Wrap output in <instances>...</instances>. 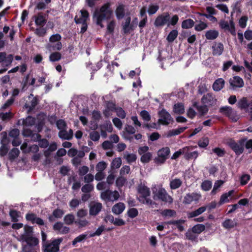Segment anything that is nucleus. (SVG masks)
I'll return each instance as SVG.
<instances>
[{
	"mask_svg": "<svg viewBox=\"0 0 252 252\" xmlns=\"http://www.w3.org/2000/svg\"><path fill=\"white\" fill-rule=\"evenodd\" d=\"M208 26L206 23L204 22L200 21L199 23L196 24L194 26V30L197 32L202 31L207 28Z\"/></svg>",
	"mask_w": 252,
	"mask_h": 252,
	"instance_id": "obj_51",
	"label": "nucleus"
},
{
	"mask_svg": "<svg viewBox=\"0 0 252 252\" xmlns=\"http://www.w3.org/2000/svg\"><path fill=\"white\" fill-rule=\"evenodd\" d=\"M224 183V182L222 180H218L217 181L214 185V187L213 189L211 191V194L212 195H215L217 192V190L220 188Z\"/></svg>",
	"mask_w": 252,
	"mask_h": 252,
	"instance_id": "obj_45",
	"label": "nucleus"
},
{
	"mask_svg": "<svg viewBox=\"0 0 252 252\" xmlns=\"http://www.w3.org/2000/svg\"><path fill=\"white\" fill-rule=\"evenodd\" d=\"M158 124L159 125L168 126L174 122L173 118L168 111H158Z\"/></svg>",
	"mask_w": 252,
	"mask_h": 252,
	"instance_id": "obj_10",
	"label": "nucleus"
},
{
	"mask_svg": "<svg viewBox=\"0 0 252 252\" xmlns=\"http://www.w3.org/2000/svg\"><path fill=\"white\" fill-rule=\"evenodd\" d=\"M212 151L219 157H222L225 154V150L219 147L213 149Z\"/></svg>",
	"mask_w": 252,
	"mask_h": 252,
	"instance_id": "obj_58",
	"label": "nucleus"
},
{
	"mask_svg": "<svg viewBox=\"0 0 252 252\" xmlns=\"http://www.w3.org/2000/svg\"><path fill=\"white\" fill-rule=\"evenodd\" d=\"M212 54L214 56H220L224 50V46L222 43H215L212 46Z\"/></svg>",
	"mask_w": 252,
	"mask_h": 252,
	"instance_id": "obj_20",
	"label": "nucleus"
},
{
	"mask_svg": "<svg viewBox=\"0 0 252 252\" xmlns=\"http://www.w3.org/2000/svg\"><path fill=\"white\" fill-rule=\"evenodd\" d=\"M89 171V167L86 165H83L79 168L78 170V174L80 176H85L86 174H88L87 173Z\"/></svg>",
	"mask_w": 252,
	"mask_h": 252,
	"instance_id": "obj_60",
	"label": "nucleus"
},
{
	"mask_svg": "<svg viewBox=\"0 0 252 252\" xmlns=\"http://www.w3.org/2000/svg\"><path fill=\"white\" fill-rule=\"evenodd\" d=\"M127 214L129 218L133 219L136 217L138 216V211L136 208H130L128 210L127 212Z\"/></svg>",
	"mask_w": 252,
	"mask_h": 252,
	"instance_id": "obj_53",
	"label": "nucleus"
},
{
	"mask_svg": "<svg viewBox=\"0 0 252 252\" xmlns=\"http://www.w3.org/2000/svg\"><path fill=\"white\" fill-rule=\"evenodd\" d=\"M99 96L94 93L90 99L78 97L74 98L69 103L70 110H97Z\"/></svg>",
	"mask_w": 252,
	"mask_h": 252,
	"instance_id": "obj_1",
	"label": "nucleus"
},
{
	"mask_svg": "<svg viewBox=\"0 0 252 252\" xmlns=\"http://www.w3.org/2000/svg\"><path fill=\"white\" fill-rule=\"evenodd\" d=\"M113 14V12L110 7V4L107 2L102 5L99 9L96 8L95 9L93 19L97 26L102 28L104 27L103 21L110 20Z\"/></svg>",
	"mask_w": 252,
	"mask_h": 252,
	"instance_id": "obj_2",
	"label": "nucleus"
},
{
	"mask_svg": "<svg viewBox=\"0 0 252 252\" xmlns=\"http://www.w3.org/2000/svg\"><path fill=\"white\" fill-rule=\"evenodd\" d=\"M126 208L124 203L119 202L115 204L112 209V212L115 215H120L123 213Z\"/></svg>",
	"mask_w": 252,
	"mask_h": 252,
	"instance_id": "obj_24",
	"label": "nucleus"
},
{
	"mask_svg": "<svg viewBox=\"0 0 252 252\" xmlns=\"http://www.w3.org/2000/svg\"><path fill=\"white\" fill-rule=\"evenodd\" d=\"M170 14L168 12H165L162 14L158 15L155 19L154 25L156 27H162L165 25H168V22H169Z\"/></svg>",
	"mask_w": 252,
	"mask_h": 252,
	"instance_id": "obj_11",
	"label": "nucleus"
},
{
	"mask_svg": "<svg viewBox=\"0 0 252 252\" xmlns=\"http://www.w3.org/2000/svg\"><path fill=\"white\" fill-rule=\"evenodd\" d=\"M59 137L64 140H71V137L70 135L69 136L68 132L65 130H61L59 132Z\"/></svg>",
	"mask_w": 252,
	"mask_h": 252,
	"instance_id": "obj_52",
	"label": "nucleus"
},
{
	"mask_svg": "<svg viewBox=\"0 0 252 252\" xmlns=\"http://www.w3.org/2000/svg\"><path fill=\"white\" fill-rule=\"evenodd\" d=\"M153 198L155 200H160L165 203L171 204L173 203V198L170 196L165 189L155 188L153 189Z\"/></svg>",
	"mask_w": 252,
	"mask_h": 252,
	"instance_id": "obj_5",
	"label": "nucleus"
},
{
	"mask_svg": "<svg viewBox=\"0 0 252 252\" xmlns=\"http://www.w3.org/2000/svg\"><path fill=\"white\" fill-rule=\"evenodd\" d=\"M212 187V183L209 180H205L203 181L201 185V187L202 190L204 191L209 190Z\"/></svg>",
	"mask_w": 252,
	"mask_h": 252,
	"instance_id": "obj_46",
	"label": "nucleus"
},
{
	"mask_svg": "<svg viewBox=\"0 0 252 252\" xmlns=\"http://www.w3.org/2000/svg\"><path fill=\"white\" fill-rule=\"evenodd\" d=\"M159 9V6L158 4H150L149 6L148 12L150 15L155 14Z\"/></svg>",
	"mask_w": 252,
	"mask_h": 252,
	"instance_id": "obj_49",
	"label": "nucleus"
},
{
	"mask_svg": "<svg viewBox=\"0 0 252 252\" xmlns=\"http://www.w3.org/2000/svg\"><path fill=\"white\" fill-rule=\"evenodd\" d=\"M74 216L73 215L69 214L64 217V221L66 224L70 225L74 222Z\"/></svg>",
	"mask_w": 252,
	"mask_h": 252,
	"instance_id": "obj_48",
	"label": "nucleus"
},
{
	"mask_svg": "<svg viewBox=\"0 0 252 252\" xmlns=\"http://www.w3.org/2000/svg\"><path fill=\"white\" fill-rule=\"evenodd\" d=\"M161 214L162 216L173 217L176 215V212L172 209H164L162 211Z\"/></svg>",
	"mask_w": 252,
	"mask_h": 252,
	"instance_id": "obj_43",
	"label": "nucleus"
},
{
	"mask_svg": "<svg viewBox=\"0 0 252 252\" xmlns=\"http://www.w3.org/2000/svg\"><path fill=\"white\" fill-rule=\"evenodd\" d=\"M205 229V226L203 224H197L193 226L191 230L195 234H200Z\"/></svg>",
	"mask_w": 252,
	"mask_h": 252,
	"instance_id": "obj_38",
	"label": "nucleus"
},
{
	"mask_svg": "<svg viewBox=\"0 0 252 252\" xmlns=\"http://www.w3.org/2000/svg\"><path fill=\"white\" fill-rule=\"evenodd\" d=\"M20 213V212L16 210L12 209L10 210L9 216L11 217L12 221L16 222L18 221Z\"/></svg>",
	"mask_w": 252,
	"mask_h": 252,
	"instance_id": "obj_39",
	"label": "nucleus"
},
{
	"mask_svg": "<svg viewBox=\"0 0 252 252\" xmlns=\"http://www.w3.org/2000/svg\"><path fill=\"white\" fill-rule=\"evenodd\" d=\"M217 102V99L212 93H207L203 95L201 99V104L204 109L208 110V107L214 106Z\"/></svg>",
	"mask_w": 252,
	"mask_h": 252,
	"instance_id": "obj_9",
	"label": "nucleus"
},
{
	"mask_svg": "<svg viewBox=\"0 0 252 252\" xmlns=\"http://www.w3.org/2000/svg\"><path fill=\"white\" fill-rule=\"evenodd\" d=\"M74 223L80 228L88 225L89 221L86 220L77 219Z\"/></svg>",
	"mask_w": 252,
	"mask_h": 252,
	"instance_id": "obj_56",
	"label": "nucleus"
},
{
	"mask_svg": "<svg viewBox=\"0 0 252 252\" xmlns=\"http://www.w3.org/2000/svg\"><path fill=\"white\" fill-rule=\"evenodd\" d=\"M250 99H248L247 97H243L241 99H239L237 106L238 108L241 110L246 109L249 108Z\"/></svg>",
	"mask_w": 252,
	"mask_h": 252,
	"instance_id": "obj_21",
	"label": "nucleus"
},
{
	"mask_svg": "<svg viewBox=\"0 0 252 252\" xmlns=\"http://www.w3.org/2000/svg\"><path fill=\"white\" fill-rule=\"evenodd\" d=\"M209 143V138L207 137H204L199 139L197 142L198 145L200 148H205Z\"/></svg>",
	"mask_w": 252,
	"mask_h": 252,
	"instance_id": "obj_41",
	"label": "nucleus"
},
{
	"mask_svg": "<svg viewBox=\"0 0 252 252\" xmlns=\"http://www.w3.org/2000/svg\"><path fill=\"white\" fill-rule=\"evenodd\" d=\"M33 228L32 226L25 225L24 227V234L22 235V240L27 244L33 243L38 245L39 240L37 238L32 237Z\"/></svg>",
	"mask_w": 252,
	"mask_h": 252,
	"instance_id": "obj_7",
	"label": "nucleus"
},
{
	"mask_svg": "<svg viewBox=\"0 0 252 252\" xmlns=\"http://www.w3.org/2000/svg\"><path fill=\"white\" fill-rule=\"evenodd\" d=\"M125 158L128 163H131L136 161L137 157L134 154H128L126 156Z\"/></svg>",
	"mask_w": 252,
	"mask_h": 252,
	"instance_id": "obj_61",
	"label": "nucleus"
},
{
	"mask_svg": "<svg viewBox=\"0 0 252 252\" xmlns=\"http://www.w3.org/2000/svg\"><path fill=\"white\" fill-rule=\"evenodd\" d=\"M152 158V154L151 153L148 152L143 154L141 157L140 160L143 163H148L150 161Z\"/></svg>",
	"mask_w": 252,
	"mask_h": 252,
	"instance_id": "obj_55",
	"label": "nucleus"
},
{
	"mask_svg": "<svg viewBox=\"0 0 252 252\" xmlns=\"http://www.w3.org/2000/svg\"><path fill=\"white\" fill-rule=\"evenodd\" d=\"M38 245L33 243H29L23 246L21 252H37Z\"/></svg>",
	"mask_w": 252,
	"mask_h": 252,
	"instance_id": "obj_23",
	"label": "nucleus"
},
{
	"mask_svg": "<svg viewBox=\"0 0 252 252\" xmlns=\"http://www.w3.org/2000/svg\"><path fill=\"white\" fill-rule=\"evenodd\" d=\"M225 81L221 78H218L215 80L213 84V89L216 92L221 90L224 86Z\"/></svg>",
	"mask_w": 252,
	"mask_h": 252,
	"instance_id": "obj_25",
	"label": "nucleus"
},
{
	"mask_svg": "<svg viewBox=\"0 0 252 252\" xmlns=\"http://www.w3.org/2000/svg\"><path fill=\"white\" fill-rule=\"evenodd\" d=\"M90 138L94 141H97L100 138V135L98 132L93 131L90 133Z\"/></svg>",
	"mask_w": 252,
	"mask_h": 252,
	"instance_id": "obj_64",
	"label": "nucleus"
},
{
	"mask_svg": "<svg viewBox=\"0 0 252 252\" xmlns=\"http://www.w3.org/2000/svg\"><path fill=\"white\" fill-rule=\"evenodd\" d=\"M237 225V223L234 222L231 219H228L222 222V225L225 229H230L234 228Z\"/></svg>",
	"mask_w": 252,
	"mask_h": 252,
	"instance_id": "obj_36",
	"label": "nucleus"
},
{
	"mask_svg": "<svg viewBox=\"0 0 252 252\" xmlns=\"http://www.w3.org/2000/svg\"><path fill=\"white\" fill-rule=\"evenodd\" d=\"M219 25L221 29L229 31L232 35L235 34L234 24L232 21L230 22V27L228 22L224 20H221Z\"/></svg>",
	"mask_w": 252,
	"mask_h": 252,
	"instance_id": "obj_18",
	"label": "nucleus"
},
{
	"mask_svg": "<svg viewBox=\"0 0 252 252\" xmlns=\"http://www.w3.org/2000/svg\"><path fill=\"white\" fill-rule=\"evenodd\" d=\"M35 23L37 26H43L47 22L46 14L43 12H39L36 16H34Z\"/></svg>",
	"mask_w": 252,
	"mask_h": 252,
	"instance_id": "obj_19",
	"label": "nucleus"
},
{
	"mask_svg": "<svg viewBox=\"0 0 252 252\" xmlns=\"http://www.w3.org/2000/svg\"><path fill=\"white\" fill-rule=\"evenodd\" d=\"M130 22L131 18L130 17L128 16L126 18L125 22L122 24L124 32L126 34L129 33L130 31Z\"/></svg>",
	"mask_w": 252,
	"mask_h": 252,
	"instance_id": "obj_34",
	"label": "nucleus"
},
{
	"mask_svg": "<svg viewBox=\"0 0 252 252\" xmlns=\"http://www.w3.org/2000/svg\"><path fill=\"white\" fill-rule=\"evenodd\" d=\"M125 6L123 4H119L116 8L115 13L118 20L122 19L125 15Z\"/></svg>",
	"mask_w": 252,
	"mask_h": 252,
	"instance_id": "obj_26",
	"label": "nucleus"
},
{
	"mask_svg": "<svg viewBox=\"0 0 252 252\" xmlns=\"http://www.w3.org/2000/svg\"><path fill=\"white\" fill-rule=\"evenodd\" d=\"M102 208L100 202L92 203L90 206L89 214L90 216H95L101 211Z\"/></svg>",
	"mask_w": 252,
	"mask_h": 252,
	"instance_id": "obj_15",
	"label": "nucleus"
},
{
	"mask_svg": "<svg viewBox=\"0 0 252 252\" xmlns=\"http://www.w3.org/2000/svg\"><path fill=\"white\" fill-rule=\"evenodd\" d=\"M198 152L197 151H193L189 153H186L185 154V158L187 160L192 159H195L198 157Z\"/></svg>",
	"mask_w": 252,
	"mask_h": 252,
	"instance_id": "obj_47",
	"label": "nucleus"
},
{
	"mask_svg": "<svg viewBox=\"0 0 252 252\" xmlns=\"http://www.w3.org/2000/svg\"><path fill=\"white\" fill-rule=\"evenodd\" d=\"M225 116L229 118L232 122H236L240 118L239 115L237 114V111H220Z\"/></svg>",
	"mask_w": 252,
	"mask_h": 252,
	"instance_id": "obj_27",
	"label": "nucleus"
},
{
	"mask_svg": "<svg viewBox=\"0 0 252 252\" xmlns=\"http://www.w3.org/2000/svg\"><path fill=\"white\" fill-rule=\"evenodd\" d=\"M102 99L105 108L104 110H124L129 109L128 105H131L126 100H124L122 104L116 103L115 98L110 93L103 96Z\"/></svg>",
	"mask_w": 252,
	"mask_h": 252,
	"instance_id": "obj_3",
	"label": "nucleus"
},
{
	"mask_svg": "<svg viewBox=\"0 0 252 252\" xmlns=\"http://www.w3.org/2000/svg\"><path fill=\"white\" fill-rule=\"evenodd\" d=\"M63 241L62 238L53 240L51 243L46 242L42 245L44 252H59L60 245Z\"/></svg>",
	"mask_w": 252,
	"mask_h": 252,
	"instance_id": "obj_8",
	"label": "nucleus"
},
{
	"mask_svg": "<svg viewBox=\"0 0 252 252\" xmlns=\"http://www.w3.org/2000/svg\"><path fill=\"white\" fill-rule=\"evenodd\" d=\"M137 191L140 194V195L137 197L138 200L140 203L150 205L153 204V201L148 197L151 194L149 188L145 185H141L138 187Z\"/></svg>",
	"mask_w": 252,
	"mask_h": 252,
	"instance_id": "obj_6",
	"label": "nucleus"
},
{
	"mask_svg": "<svg viewBox=\"0 0 252 252\" xmlns=\"http://www.w3.org/2000/svg\"><path fill=\"white\" fill-rule=\"evenodd\" d=\"M80 12L81 13V16L78 17L77 16H76L74 18L75 22L77 24H83L86 23L89 17V12L87 10L82 9L80 10Z\"/></svg>",
	"mask_w": 252,
	"mask_h": 252,
	"instance_id": "obj_16",
	"label": "nucleus"
},
{
	"mask_svg": "<svg viewBox=\"0 0 252 252\" xmlns=\"http://www.w3.org/2000/svg\"><path fill=\"white\" fill-rule=\"evenodd\" d=\"M219 36V32L216 30H209L205 33V37L207 39L214 40Z\"/></svg>",
	"mask_w": 252,
	"mask_h": 252,
	"instance_id": "obj_31",
	"label": "nucleus"
},
{
	"mask_svg": "<svg viewBox=\"0 0 252 252\" xmlns=\"http://www.w3.org/2000/svg\"><path fill=\"white\" fill-rule=\"evenodd\" d=\"M207 207L202 206L196 209L195 210L189 212L188 214V217L189 219L192 218L197 217L203 213H204L207 209Z\"/></svg>",
	"mask_w": 252,
	"mask_h": 252,
	"instance_id": "obj_28",
	"label": "nucleus"
},
{
	"mask_svg": "<svg viewBox=\"0 0 252 252\" xmlns=\"http://www.w3.org/2000/svg\"><path fill=\"white\" fill-rule=\"evenodd\" d=\"M107 167V164L104 161H99L96 165V170L97 171L103 172Z\"/></svg>",
	"mask_w": 252,
	"mask_h": 252,
	"instance_id": "obj_57",
	"label": "nucleus"
},
{
	"mask_svg": "<svg viewBox=\"0 0 252 252\" xmlns=\"http://www.w3.org/2000/svg\"><path fill=\"white\" fill-rule=\"evenodd\" d=\"M26 219L28 221H31L32 224L36 223L39 225H44L43 220L37 217V215L33 213H28L26 215Z\"/></svg>",
	"mask_w": 252,
	"mask_h": 252,
	"instance_id": "obj_14",
	"label": "nucleus"
},
{
	"mask_svg": "<svg viewBox=\"0 0 252 252\" xmlns=\"http://www.w3.org/2000/svg\"><path fill=\"white\" fill-rule=\"evenodd\" d=\"M88 234L85 233L82 234L76 237L72 241V245L75 246L76 243L81 242L87 238Z\"/></svg>",
	"mask_w": 252,
	"mask_h": 252,
	"instance_id": "obj_50",
	"label": "nucleus"
},
{
	"mask_svg": "<svg viewBox=\"0 0 252 252\" xmlns=\"http://www.w3.org/2000/svg\"><path fill=\"white\" fill-rule=\"evenodd\" d=\"M185 222V220H170L167 222H165V223L167 224H173L176 225L178 230L181 232L183 231L184 229V226L182 225V224Z\"/></svg>",
	"mask_w": 252,
	"mask_h": 252,
	"instance_id": "obj_30",
	"label": "nucleus"
},
{
	"mask_svg": "<svg viewBox=\"0 0 252 252\" xmlns=\"http://www.w3.org/2000/svg\"><path fill=\"white\" fill-rule=\"evenodd\" d=\"M194 26V22L191 19H188L184 20L181 25L183 29H188L192 28Z\"/></svg>",
	"mask_w": 252,
	"mask_h": 252,
	"instance_id": "obj_35",
	"label": "nucleus"
},
{
	"mask_svg": "<svg viewBox=\"0 0 252 252\" xmlns=\"http://www.w3.org/2000/svg\"><path fill=\"white\" fill-rule=\"evenodd\" d=\"M94 189V186L90 184H86L84 185L81 188V190L84 193H89L91 192Z\"/></svg>",
	"mask_w": 252,
	"mask_h": 252,
	"instance_id": "obj_54",
	"label": "nucleus"
},
{
	"mask_svg": "<svg viewBox=\"0 0 252 252\" xmlns=\"http://www.w3.org/2000/svg\"><path fill=\"white\" fill-rule=\"evenodd\" d=\"M101 197L105 200H117L120 197V194L117 190L112 191L109 189H107L101 193Z\"/></svg>",
	"mask_w": 252,
	"mask_h": 252,
	"instance_id": "obj_12",
	"label": "nucleus"
},
{
	"mask_svg": "<svg viewBox=\"0 0 252 252\" xmlns=\"http://www.w3.org/2000/svg\"><path fill=\"white\" fill-rule=\"evenodd\" d=\"M188 128L187 126L180 127L177 129L169 130L166 133V137L168 138L178 135L184 132Z\"/></svg>",
	"mask_w": 252,
	"mask_h": 252,
	"instance_id": "obj_22",
	"label": "nucleus"
},
{
	"mask_svg": "<svg viewBox=\"0 0 252 252\" xmlns=\"http://www.w3.org/2000/svg\"><path fill=\"white\" fill-rule=\"evenodd\" d=\"M20 154V151L18 148H13L8 153V158L10 160H14L17 158Z\"/></svg>",
	"mask_w": 252,
	"mask_h": 252,
	"instance_id": "obj_37",
	"label": "nucleus"
},
{
	"mask_svg": "<svg viewBox=\"0 0 252 252\" xmlns=\"http://www.w3.org/2000/svg\"><path fill=\"white\" fill-rule=\"evenodd\" d=\"M178 35V31L177 30H173L169 32L166 39L169 42H172L177 37Z\"/></svg>",
	"mask_w": 252,
	"mask_h": 252,
	"instance_id": "obj_40",
	"label": "nucleus"
},
{
	"mask_svg": "<svg viewBox=\"0 0 252 252\" xmlns=\"http://www.w3.org/2000/svg\"><path fill=\"white\" fill-rule=\"evenodd\" d=\"M230 85L233 89L241 88L244 86V83L243 79L239 76H235L229 80Z\"/></svg>",
	"mask_w": 252,
	"mask_h": 252,
	"instance_id": "obj_17",
	"label": "nucleus"
},
{
	"mask_svg": "<svg viewBox=\"0 0 252 252\" xmlns=\"http://www.w3.org/2000/svg\"><path fill=\"white\" fill-rule=\"evenodd\" d=\"M105 227L103 225L99 226L94 233H91L89 237H93L95 236H100L104 230Z\"/></svg>",
	"mask_w": 252,
	"mask_h": 252,
	"instance_id": "obj_62",
	"label": "nucleus"
},
{
	"mask_svg": "<svg viewBox=\"0 0 252 252\" xmlns=\"http://www.w3.org/2000/svg\"><path fill=\"white\" fill-rule=\"evenodd\" d=\"M39 102V96L38 95L34 96L32 94H31L28 96V100H27L25 107L27 109L28 108V110H34Z\"/></svg>",
	"mask_w": 252,
	"mask_h": 252,
	"instance_id": "obj_13",
	"label": "nucleus"
},
{
	"mask_svg": "<svg viewBox=\"0 0 252 252\" xmlns=\"http://www.w3.org/2000/svg\"><path fill=\"white\" fill-rule=\"evenodd\" d=\"M62 55L60 52H56L51 53L49 57L50 61L53 62L59 61L61 59Z\"/></svg>",
	"mask_w": 252,
	"mask_h": 252,
	"instance_id": "obj_44",
	"label": "nucleus"
},
{
	"mask_svg": "<svg viewBox=\"0 0 252 252\" xmlns=\"http://www.w3.org/2000/svg\"><path fill=\"white\" fill-rule=\"evenodd\" d=\"M246 138H242L237 142L234 139L229 138L226 141V145L237 156L242 154L244 151V146Z\"/></svg>",
	"mask_w": 252,
	"mask_h": 252,
	"instance_id": "obj_4",
	"label": "nucleus"
},
{
	"mask_svg": "<svg viewBox=\"0 0 252 252\" xmlns=\"http://www.w3.org/2000/svg\"><path fill=\"white\" fill-rule=\"evenodd\" d=\"M122 164V160L120 158H115L111 163V166L113 168H119Z\"/></svg>",
	"mask_w": 252,
	"mask_h": 252,
	"instance_id": "obj_59",
	"label": "nucleus"
},
{
	"mask_svg": "<svg viewBox=\"0 0 252 252\" xmlns=\"http://www.w3.org/2000/svg\"><path fill=\"white\" fill-rule=\"evenodd\" d=\"M182 183L181 179L175 178L170 181V188L171 189H176L181 186Z\"/></svg>",
	"mask_w": 252,
	"mask_h": 252,
	"instance_id": "obj_32",
	"label": "nucleus"
},
{
	"mask_svg": "<svg viewBox=\"0 0 252 252\" xmlns=\"http://www.w3.org/2000/svg\"><path fill=\"white\" fill-rule=\"evenodd\" d=\"M170 153V150L169 148L168 147H166L160 149L158 151V154L159 157H161L163 158H165V159H166Z\"/></svg>",
	"mask_w": 252,
	"mask_h": 252,
	"instance_id": "obj_33",
	"label": "nucleus"
},
{
	"mask_svg": "<svg viewBox=\"0 0 252 252\" xmlns=\"http://www.w3.org/2000/svg\"><path fill=\"white\" fill-rule=\"evenodd\" d=\"M251 179L250 175L248 174L243 175L240 179L241 185L244 186L246 185Z\"/></svg>",
	"mask_w": 252,
	"mask_h": 252,
	"instance_id": "obj_63",
	"label": "nucleus"
},
{
	"mask_svg": "<svg viewBox=\"0 0 252 252\" xmlns=\"http://www.w3.org/2000/svg\"><path fill=\"white\" fill-rule=\"evenodd\" d=\"M29 78H30V74H28L26 75V76L25 77H24L22 79V81L21 83L22 91L24 92L27 89Z\"/></svg>",
	"mask_w": 252,
	"mask_h": 252,
	"instance_id": "obj_42",
	"label": "nucleus"
},
{
	"mask_svg": "<svg viewBox=\"0 0 252 252\" xmlns=\"http://www.w3.org/2000/svg\"><path fill=\"white\" fill-rule=\"evenodd\" d=\"M198 199L197 194L196 193H188L184 197V203L186 204H190L193 200H197Z\"/></svg>",
	"mask_w": 252,
	"mask_h": 252,
	"instance_id": "obj_29",
	"label": "nucleus"
}]
</instances>
